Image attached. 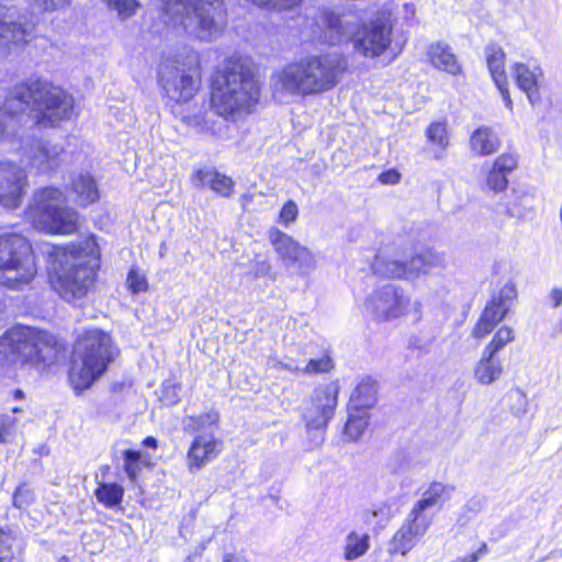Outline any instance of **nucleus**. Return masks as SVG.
<instances>
[{
	"instance_id": "42",
	"label": "nucleus",
	"mask_w": 562,
	"mask_h": 562,
	"mask_svg": "<svg viewBox=\"0 0 562 562\" xmlns=\"http://www.w3.org/2000/svg\"><path fill=\"white\" fill-rule=\"evenodd\" d=\"M368 427V417L366 413L351 415L345 426V435L350 440H358Z\"/></svg>"
},
{
	"instance_id": "20",
	"label": "nucleus",
	"mask_w": 562,
	"mask_h": 562,
	"mask_svg": "<svg viewBox=\"0 0 562 562\" xmlns=\"http://www.w3.org/2000/svg\"><path fill=\"white\" fill-rule=\"evenodd\" d=\"M430 526L422 517L409 512L401 528L393 536L389 544V553L406 555Z\"/></svg>"
},
{
	"instance_id": "1",
	"label": "nucleus",
	"mask_w": 562,
	"mask_h": 562,
	"mask_svg": "<svg viewBox=\"0 0 562 562\" xmlns=\"http://www.w3.org/2000/svg\"><path fill=\"white\" fill-rule=\"evenodd\" d=\"M260 97V87L250 63L229 57L213 81L211 103L216 114L236 122L250 114Z\"/></svg>"
},
{
	"instance_id": "5",
	"label": "nucleus",
	"mask_w": 562,
	"mask_h": 562,
	"mask_svg": "<svg viewBox=\"0 0 562 562\" xmlns=\"http://www.w3.org/2000/svg\"><path fill=\"white\" fill-rule=\"evenodd\" d=\"M166 23L191 36L212 42L226 25L223 0H165Z\"/></svg>"
},
{
	"instance_id": "16",
	"label": "nucleus",
	"mask_w": 562,
	"mask_h": 562,
	"mask_svg": "<svg viewBox=\"0 0 562 562\" xmlns=\"http://www.w3.org/2000/svg\"><path fill=\"white\" fill-rule=\"evenodd\" d=\"M35 24L20 13L15 7L0 4V55H7L23 43Z\"/></svg>"
},
{
	"instance_id": "4",
	"label": "nucleus",
	"mask_w": 562,
	"mask_h": 562,
	"mask_svg": "<svg viewBox=\"0 0 562 562\" xmlns=\"http://www.w3.org/2000/svg\"><path fill=\"white\" fill-rule=\"evenodd\" d=\"M116 349L108 333L99 328L86 329L74 347L69 382L76 393L90 389L113 361Z\"/></svg>"
},
{
	"instance_id": "29",
	"label": "nucleus",
	"mask_w": 562,
	"mask_h": 562,
	"mask_svg": "<svg viewBox=\"0 0 562 562\" xmlns=\"http://www.w3.org/2000/svg\"><path fill=\"white\" fill-rule=\"evenodd\" d=\"M503 374L501 360L492 353L482 351L481 358L474 367V379L483 385L495 382Z\"/></svg>"
},
{
	"instance_id": "55",
	"label": "nucleus",
	"mask_w": 562,
	"mask_h": 562,
	"mask_svg": "<svg viewBox=\"0 0 562 562\" xmlns=\"http://www.w3.org/2000/svg\"><path fill=\"white\" fill-rule=\"evenodd\" d=\"M408 347L422 349L425 347V345L417 337H411L408 340Z\"/></svg>"
},
{
	"instance_id": "58",
	"label": "nucleus",
	"mask_w": 562,
	"mask_h": 562,
	"mask_svg": "<svg viewBox=\"0 0 562 562\" xmlns=\"http://www.w3.org/2000/svg\"><path fill=\"white\" fill-rule=\"evenodd\" d=\"M24 396L23 392L21 390H15L14 391V398L15 400H22Z\"/></svg>"
},
{
	"instance_id": "31",
	"label": "nucleus",
	"mask_w": 562,
	"mask_h": 562,
	"mask_svg": "<svg viewBox=\"0 0 562 562\" xmlns=\"http://www.w3.org/2000/svg\"><path fill=\"white\" fill-rule=\"evenodd\" d=\"M376 382L370 378L362 379L350 396V404L357 411L370 408L376 402Z\"/></svg>"
},
{
	"instance_id": "17",
	"label": "nucleus",
	"mask_w": 562,
	"mask_h": 562,
	"mask_svg": "<svg viewBox=\"0 0 562 562\" xmlns=\"http://www.w3.org/2000/svg\"><path fill=\"white\" fill-rule=\"evenodd\" d=\"M515 297V286L510 283L505 284L486 304L473 327L472 336L482 339L491 334L496 325L505 318Z\"/></svg>"
},
{
	"instance_id": "12",
	"label": "nucleus",
	"mask_w": 562,
	"mask_h": 562,
	"mask_svg": "<svg viewBox=\"0 0 562 562\" xmlns=\"http://www.w3.org/2000/svg\"><path fill=\"white\" fill-rule=\"evenodd\" d=\"M366 310L379 322H390L404 315H412L414 321H419L423 315L422 302L411 299L402 288L394 284L375 290L367 299Z\"/></svg>"
},
{
	"instance_id": "53",
	"label": "nucleus",
	"mask_w": 562,
	"mask_h": 562,
	"mask_svg": "<svg viewBox=\"0 0 562 562\" xmlns=\"http://www.w3.org/2000/svg\"><path fill=\"white\" fill-rule=\"evenodd\" d=\"M549 299L552 302V306L554 308L561 306L562 304V290L561 289H553L551 290L549 294Z\"/></svg>"
},
{
	"instance_id": "45",
	"label": "nucleus",
	"mask_w": 562,
	"mask_h": 562,
	"mask_svg": "<svg viewBox=\"0 0 562 562\" xmlns=\"http://www.w3.org/2000/svg\"><path fill=\"white\" fill-rule=\"evenodd\" d=\"M507 175L493 167L487 176L488 188L495 192L503 191L507 187Z\"/></svg>"
},
{
	"instance_id": "52",
	"label": "nucleus",
	"mask_w": 562,
	"mask_h": 562,
	"mask_svg": "<svg viewBox=\"0 0 562 562\" xmlns=\"http://www.w3.org/2000/svg\"><path fill=\"white\" fill-rule=\"evenodd\" d=\"M380 180L386 184L397 183L400 180V175L396 171H387L380 175Z\"/></svg>"
},
{
	"instance_id": "46",
	"label": "nucleus",
	"mask_w": 562,
	"mask_h": 562,
	"mask_svg": "<svg viewBox=\"0 0 562 562\" xmlns=\"http://www.w3.org/2000/svg\"><path fill=\"white\" fill-rule=\"evenodd\" d=\"M18 428V419L4 414L0 416V442L13 435Z\"/></svg>"
},
{
	"instance_id": "18",
	"label": "nucleus",
	"mask_w": 562,
	"mask_h": 562,
	"mask_svg": "<svg viewBox=\"0 0 562 562\" xmlns=\"http://www.w3.org/2000/svg\"><path fill=\"white\" fill-rule=\"evenodd\" d=\"M27 188L25 170L11 161H0V206L14 210L20 206Z\"/></svg>"
},
{
	"instance_id": "13",
	"label": "nucleus",
	"mask_w": 562,
	"mask_h": 562,
	"mask_svg": "<svg viewBox=\"0 0 562 562\" xmlns=\"http://www.w3.org/2000/svg\"><path fill=\"white\" fill-rule=\"evenodd\" d=\"M392 10L383 7L369 21L357 25L352 36L355 53L368 58L384 54L392 43Z\"/></svg>"
},
{
	"instance_id": "57",
	"label": "nucleus",
	"mask_w": 562,
	"mask_h": 562,
	"mask_svg": "<svg viewBox=\"0 0 562 562\" xmlns=\"http://www.w3.org/2000/svg\"><path fill=\"white\" fill-rule=\"evenodd\" d=\"M223 562H241V560L232 553H225L223 557Z\"/></svg>"
},
{
	"instance_id": "27",
	"label": "nucleus",
	"mask_w": 562,
	"mask_h": 562,
	"mask_svg": "<svg viewBox=\"0 0 562 562\" xmlns=\"http://www.w3.org/2000/svg\"><path fill=\"white\" fill-rule=\"evenodd\" d=\"M513 74L518 88L526 93L530 103L535 104L539 100V79L543 72L539 66L529 67L522 63H516Z\"/></svg>"
},
{
	"instance_id": "10",
	"label": "nucleus",
	"mask_w": 562,
	"mask_h": 562,
	"mask_svg": "<svg viewBox=\"0 0 562 562\" xmlns=\"http://www.w3.org/2000/svg\"><path fill=\"white\" fill-rule=\"evenodd\" d=\"M159 81L166 94L177 102L193 98L200 82V57L193 49H182L162 60Z\"/></svg>"
},
{
	"instance_id": "22",
	"label": "nucleus",
	"mask_w": 562,
	"mask_h": 562,
	"mask_svg": "<svg viewBox=\"0 0 562 562\" xmlns=\"http://www.w3.org/2000/svg\"><path fill=\"white\" fill-rule=\"evenodd\" d=\"M223 443L212 435H199L194 438L187 453L190 472L201 470L206 463L215 459L222 451Z\"/></svg>"
},
{
	"instance_id": "41",
	"label": "nucleus",
	"mask_w": 562,
	"mask_h": 562,
	"mask_svg": "<svg viewBox=\"0 0 562 562\" xmlns=\"http://www.w3.org/2000/svg\"><path fill=\"white\" fill-rule=\"evenodd\" d=\"M515 339L514 329L509 326L499 327L494 334L492 340L485 346L484 351L497 355L506 345Z\"/></svg>"
},
{
	"instance_id": "32",
	"label": "nucleus",
	"mask_w": 562,
	"mask_h": 562,
	"mask_svg": "<svg viewBox=\"0 0 562 562\" xmlns=\"http://www.w3.org/2000/svg\"><path fill=\"white\" fill-rule=\"evenodd\" d=\"M76 193V201L81 206H87L99 200V191L94 179L90 175H78L71 183Z\"/></svg>"
},
{
	"instance_id": "21",
	"label": "nucleus",
	"mask_w": 562,
	"mask_h": 562,
	"mask_svg": "<svg viewBox=\"0 0 562 562\" xmlns=\"http://www.w3.org/2000/svg\"><path fill=\"white\" fill-rule=\"evenodd\" d=\"M319 25L323 40L329 45L352 42L357 30V24L353 21L334 11H324L319 18Z\"/></svg>"
},
{
	"instance_id": "26",
	"label": "nucleus",
	"mask_w": 562,
	"mask_h": 562,
	"mask_svg": "<svg viewBox=\"0 0 562 562\" xmlns=\"http://www.w3.org/2000/svg\"><path fill=\"white\" fill-rule=\"evenodd\" d=\"M486 63H487V67L490 69L491 76L505 101L506 108L512 110L513 102L509 97V91L507 89V77H506L505 69H504V64H505L504 50L495 44L488 45L486 47Z\"/></svg>"
},
{
	"instance_id": "23",
	"label": "nucleus",
	"mask_w": 562,
	"mask_h": 562,
	"mask_svg": "<svg viewBox=\"0 0 562 562\" xmlns=\"http://www.w3.org/2000/svg\"><path fill=\"white\" fill-rule=\"evenodd\" d=\"M452 491L453 487L450 485L432 482L423 493L422 498L415 503L411 513L415 514L417 517H422L431 525L432 516L428 514V510L435 506H442V504L450 498Z\"/></svg>"
},
{
	"instance_id": "25",
	"label": "nucleus",
	"mask_w": 562,
	"mask_h": 562,
	"mask_svg": "<svg viewBox=\"0 0 562 562\" xmlns=\"http://www.w3.org/2000/svg\"><path fill=\"white\" fill-rule=\"evenodd\" d=\"M63 147L48 140H34L29 153V159L33 167L42 172L55 169L59 165Z\"/></svg>"
},
{
	"instance_id": "39",
	"label": "nucleus",
	"mask_w": 562,
	"mask_h": 562,
	"mask_svg": "<svg viewBox=\"0 0 562 562\" xmlns=\"http://www.w3.org/2000/svg\"><path fill=\"white\" fill-rule=\"evenodd\" d=\"M392 517V506L386 502L375 503L366 512V521L378 528H384Z\"/></svg>"
},
{
	"instance_id": "8",
	"label": "nucleus",
	"mask_w": 562,
	"mask_h": 562,
	"mask_svg": "<svg viewBox=\"0 0 562 562\" xmlns=\"http://www.w3.org/2000/svg\"><path fill=\"white\" fill-rule=\"evenodd\" d=\"M36 276V257L30 241L19 234L1 235L0 285L22 291Z\"/></svg>"
},
{
	"instance_id": "35",
	"label": "nucleus",
	"mask_w": 562,
	"mask_h": 562,
	"mask_svg": "<svg viewBox=\"0 0 562 562\" xmlns=\"http://www.w3.org/2000/svg\"><path fill=\"white\" fill-rule=\"evenodd\" d=\"M269 363L272 368L284 369L292 372H303L307 374L325 373L330 371L333 368V361L329 356H324L319 359H311L304 367H300L292 362L284 363L276 360L269 361Z\"/></svg>"
},
{
	"instance_id": "44",
	"label": "nucleus",
	"mask_w": 562,
	"mask_h": 562,
	"mask_svg": "<svg viewBox=\"0 0 562 562\" xmlns=\"http://www.w3.org/2000/svg\"><path fill=\"white\" fill-rule=\"evenodd\" d=\"M299 215V209L294 201H288L281 209L279 213V223L284 227H289L292 223H294Z\"/></svg>"
},
{
	"instance_id": "19",
	"label": "nucleus",
	"mask_w": 562,
	"mask_h": 562,
	"mask_svg": "<svg viewBox=\"0 0 562 562\" xmlns=\"http://www.w3.org/2000/svg\"><path fill=\"white\" fill-rule=\"evenodd\" d=\"M338 392L336 383H329L314 391L311 405L303 414L307 428L323 429L327 426L337 405Z\"/></svg>"
},
{
	"instance_id": "38",
	"label": "nucleus",
	"mask_w": 562,
	"mask_h": 562,
	"mask_svg": "<svg viewBox=\"0 0 562 562\" xmlns=\"http://www.w3.org/2000/svg\"><path fill=\"white\" fill-rule=\"evenodd\" d=\"M94 495L105 507H114L121 504L124 495V488L117 483H100Z\"/></svg>"
},
{
	"instance_id": "56",
	"label": "nucleus",
	"mask_w": 562,
	"mask_h": 562,
	"mask_svg": "<svg viewBox=\"0 0 562 562\" xmlns=\"http://www.w3.org/2000/svg\"><path fill=\"white\" fill-rule=\"evenodd\" d=\"M143 445L145 447H149V448L156 449L157 448V440H156V438L149 436V437L144 439Z\"/></svg>"
},
{
	"instance_id": "34",
	"label": "nucleus",
	"mask_w": 562,
	"mask_h": 562,
	"mask_svg": "<svg viewBox=\"0 0 562 562\" xmlns=\"http://www.w3.org/2000/svg\"><path fill=\"white\" fill-rule=\"evenodd\" d=\"M426 137L428 143L435 147V159H441L450 144V136L446 121H436L426 128Z\"/></svg>"
},
{
	"instance_id": "15",
	"label": "nucleus",
	"mask_w": 562,
	"mask_h": 562,
	"mask_svg": "<svg viewBox=\"0 0 562 562\" xmlns=\"http://www.w3.org/2000/svg\"><path fill=\"white\" fill-rule=\"evenodd\" d=\"M269 240L284 266L294 268L297 273L306 276L316 267V258L305 246L277 227L268 233Z\"/></svg>"
},
{
	"instance_id": "24",
	"label": "nucleus",
	"mask_w": 562,
	"mask_h": 562,
	"mask_svg": "<svg viewBox=\"0 0 562 562\" xmlns=\"http://www.w3.org/2000/svg\"><path fill=\"white\" fill-rule=\"evenodd\" d=\"M192 184L196 188H210L221 196L228 198L234 191L235 182L232 178L205 167L194 171L191 177Z\"/></svg>"
},
{
	"instance_id": "3",
	"label": "nucleus",
	"mask_w": 562,
	"mask_h": 562,
	"mask_svg": "<svg viewBox=\"0 0 562 562\" xmlns=\"http://www.w3.org/2000/svg\"><path fill=\"white\" fill-rule=\"evenodd\" d=\"M99 261L100 250L94 236L58 250L52 280L55 291L65 301L76 304L92 286Z\"/></svg>"
},
{
	"instance_id": "14",
	"label": "nucleus",
	"mask_w": 562,
	"mask_h": 562,
	"mask_svg": "<svg viewBox=\"0 0 562 562\" xmlns=\"http://www.w3.org/2000/svg\"><path fill=\"white\" fill-rule=\"evenodd\" d=\"M269 240L284 266L294 268L297 273L306 276L316 267V258L305 246L277 227L268 233Z\"/></svg>"
},
{
	"instance_id": "36",
	"label": "nucleus",
	"mask_w": 562,
	"mask_h": 562,
	"mask_svg": "<svg viewBox=\"0 0 562 562\" xmlns=\"http://www.w3.org/2000/svg\"><path fill=\"white\" fill-rule=\"evenodd\" d=\"M0 562H22L19 539L3 528H0Z\"/></svg>"
},
{
	"instance_id": "50",
	"label": "nucleus",
	"mask_w": 562,
	"mask_h": 562,
	"mask_svg": "<svg viewBox=\"0 0 562 562\" xmlns=\"http://www.w3.org/2000/svg\"><path fill=\"white\" fill-rule=\"evenodd\" d=\"M33 501V496L30 490L24 486H19L13 495V505L18 508L27 506Z\"/></svg>"
},
{
	"instance_id": "51",
	"label": "nucleus",
	"mask_w": 562,
	"mask_h": 562,
	"mask_svg": "<svg viewBox=\"0 0 562 562\" xmlns=\"http://www.w3.org/2000/svg\"><path fill=\"white\" fill-rule=\"evenodd\" d=\"M67 0H33L34 5L47 11L56 10L66 4Z\"/></svg>"
},
{
	"instance_id": "54",
	"label": "nucleus",
	"mask_w": 562,
	"mask_h": 562,
	"mask_svg": "<svg viewBox=\"0 0 562 562\" xmlns=\"http://www.w3.org/2000/svg\"><path fill=\"white\" fill-rule=\"evenodd\" d=\"M191 420H193V418H191ZM194 422H199L200 424H204L206 422L210 424H213V423L217 422V416L212 415V414H206L204 416H200L198 419H194Z\"/></svg>"
},
{
	"instance_id": "49",
	"label": "nucleus",
	"mask_w": 562,
	"mask_h": 562,
	"mask_svg": "<svg viewBox=\"0 0 562 562\" xmlns=\"http://www.w3.org/2000/svg\"><path fill=\"white\" fill-rule=\"evenodd\" d=\"M517 166V160L512 155H502L499 156L496 161L494 162L493 167L496 168V170H499L507 175L512 170H514Z\"/></svg>"
},
{
	"instance_id": "59",
	"label": "nucleus",
	"mask_w": 562,
	"mask_h": 562,
	"mask_svg": "<svg viewBox=\"0 0 562 562\" xmlns=\"http://www.w3.org/2000/svg\"><path fill=\"white\" fill-rule=\"evenodd\" d=\"M324 441V436L321 434V435H317L316 436V441H315V446L318 447L323 443Z\"/></svg>"
},
{
	"instance_id": "61",
	"label": "nucleus",
	"mask_w": 562,
	"mask_h": 562,
	"mask_svg": "<svg viewBox=\"0 0 562 562\" xmlns=\"http://www.w3.org/2000/svg\"><path fill=\"white\" fill-rule=\"evenodd\" d=\"M58 562H69L68 559L66 557H63L58 560Z\"/></svg>"
},
{
	"instance_id": "40",
	"label": "nucleus",
	"mask_w": 562,
	"mask_h": 562,
	"mask_svg": "<svg viewBox=\"0 0 562 562\" xmlns=\"http://www.w3.org/2000/svg\"><path fill=\"white\" fill-rule=\"evenodd\" d=\"M146 462L139 451L127 449L123 451V467L126 475L132 482L137 480L143 465Z\"/></svg>"
},
{
	"instance_id": "7",
	"label": "nucleus",
	"mask_w": 562,
	"mask_h": 562,
	"mask_svg": "<svg viewBox=\"0 0 562 562\" xmlns=\"http://www.w3.org/2000/svg\"><path fill=\"white\" fill-rule=\"evenodd\" d=\"M20 110L30 106L38 125L55 126L69 120L74 112V99L59 87L35 80L16 87Z\"/></svg>"
},
{
	"instance_id": "28",
	"label": "nucleus",
	"mask_w": 562,
	"mask_h": 562,
	"mask_svg": "<svg viewBox=\"0 0 562 562\" xmlns=\"http://www.w3.org/2000/svg\"><path fill=\"white\" fill-rule=\"evenodd\" d=\"M22 111L15 88L11 97L0 105V140L11 142L14 138L19 131L18 113Z\"/></svg>"
},
{
	"instance_id": "37",
	"label": "nucleus",
	"mask_w": 562,
	"mask_h": 562,
	"mask_svg": "<svg viewBox=\"0 0 562 562\" xmlns=\"http://www.w3.org/2000/svg\"><path fill=\"white\" fill-rule=\"evenodd\" d=\"M369 547V536L351 531L346 537L344 557L347 561H353L364 555Z\"/></svg>"
},
{
	"instance_id": "47",
	"label": "nucleus",
	"mask_w": 562,
	"mask_h": 562,
	"mask_svg": "<svg viewBox=\"0 0 562 562\" xmlns=\"http://www.w3.org/2000/svg\"><path fill=\"white\" fill-rule=\"evenodd\" d=\"M271 265L270 262L261 258L260 256H256V258L251 261L250 266V274L254 278H262L270 273Z\"/></svg>"
},
{
	"instance_id": "30",
	"label": "nucleus",
	"mask_w": 562,
	"mask_h": 562,
	"mask_svg": "<svg viewBox=\"0 0 562 562\" xmlns=\"http://www.w3.org/2000/svg\"><path fill=\"white\" fill-rule=\"evenodd\" d=\"M428 56L436 68L445 70L451 75H458L461 72V66L459 65L456 55L447 44L440 42L432 44L429 47Z\"/></svg>"
},
{
	"instance_id": "6",
	"label": "nucleus",
	"mask_w": 562,
	"mask_h": 562,
	"mask_svg": "<svg viewBox=\"0 0 562 562\" xmlns=\"http://www.w3.org/2000/svg\"><path fill=\"white\" fill-rule=\"evenodd\" d=\"M446 258L442 252L434 249L413 251L403 241L380 250L372 262L374 273L396 280L416 281L434 269L445 268Z\"/></svg>"
},
{
	"instance_id": "60",
	"label": "nucleus",
	"mask_w": 562,
	"mask_h": 562,
	"mask_svg": "<svg viewBox=\"0 0 562 562\" xmlns=\"http://www.w3.org/2000/svg\"><path fill=\"white\" fill-rule=\"evenodd\" d=\"M12 412H13V413H19V412H22V408H20V407H13V408H12Z\"/></svg>"
},
{
	"instance_id": "33",
	"label": "nucleus",
	"mask_w": 562,
	"mask_h": 562,
	"mask_svg": "<svg viewBox=\"0 0 562 562\" xmlns=\"http://www.w3.org/2000/svg\"><path fill=\"white\" fill-rule=\"evenodd\" d=\"M470 146L475 154L487 156L498 149L499 142L491 128L481 126L472 133Z\"/></svg>"
},
{
	"instance_id": "48",
	"label": "nucleus",
	"mask_w": 562,
	"mask_h": 562,
	"mask_svg": "<svg viewBox=\"0 0 562 562\" xmlns=\"http://www.w3.org/2000/svg\"><path fill=\"white\" fill-rule=\"evenodd\" d=\"M127 284L128 288L134 292L145 291L147 288V282L144 276L138 273L137 271L132 270L127 276Z\"/></svg>"
},
{
	"instance_id": "9",
	"label": "nucleus",
	"mask_w": 562,
	"mask_h": 562,
	"mask_svg": "<svg viewBox=\"0 0 562 562\" xmlns=\"http://www.w3.org/2000/svg\"><path fill=\"white\" fill-rule=\"evenodd\" d=\"M63 192L56 188H44L36 191L29 205L27 215L33 225L50 234H75L80 226L79 214L65 206Z\"/></svg>"
},
{
	"instance_id": "43",
	"label": "nucleus",
	"mask_w": 562,
	"mask_h": 562,
	"mask_svg": "<svg viewBox=\"0 0 562 562\" xmlns=\"http://www.w3.org/2000/svg\"><path fill=\"white\" fill-rule=\"evenodd\" d=\"M510 412L517 416L522 417L528 411L527 395L520 389H516L508 394Z\"/></svg>"
},
{
	"instance_id": "2",
	"label": "nucleus",
	"mask_w": 562,
	"mask_h": 562,
	"mask_svg": "<svg viewBox=\"0 0 562 562\" xmlns=\"http://www.w3.org/2000/svg\"><path fill=\"white\" fill-rule=\"evenodd\" d=\"M347 69L346 58L337 53L301 58L271 77L276 92L314 95L336 87Z\"/></svg>"
},
{
	"instance_id": "11",
	"label": "nucleus",
	"mask_w": 562,
	"mask_h": 562,
	"mask_svg": "<svg viewBox=\"0 0 562 562\" xmlns=\"http://www.w3.org/2000/svg\"><path fill=\"white\" fill-rule=\"evenodd\" d=\"M58 352L54 335L31 327H13L0 337V353L23 362H50Z\"/></svg>"
}]
</instances>
